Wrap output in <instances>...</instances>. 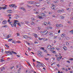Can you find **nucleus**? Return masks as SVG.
<instances>
[{
	"label": "nucleus",
	"mask_w": 73,
	"mask_h": 73,
	"mask_svg": "<svg viewBox=\"0 0 73 73\" xmlns=\"http://www.w3.org/2000/svg\"><path fill=\"white\" fill-rule=\"evenodd\" d=\"M7 23V21L5 20L2 22V24H5Z\"/></svg>",
	"instance_id": "8"
},
{
	"label": "nucleus",
	"mask_w": 73,
	"mask_h": 73,
	"mask_svg": "<svg viewBox=\"0 0 73 73\" xmlns=\"http://www.w3.org/2000/svg\"><path fill=\"white\" fill-rule=\"evenodd\" d=\"M32 20H33L34 21H35V18H32Z\"/></svg>",
	"instance_id": "43"
},
{
	"label": "nucleus",
	"mask_w": 73,
	"mask_h": 73,
	"mask_svg": "<svg viewBox=\"0 0 73 73\" xmlns=\"http://www.w3.org/2000/svg\"><path fill=\"white\" fill-rule=\"evenodd\" d=\"M38 55L39 56H42V52L40 51H38Z\"/></svg>",
	"instance_id": "4"
},
{
	"label": "nucleus",
	"mask_w": 73,
	"mask_h": 73,
	"mask_svg": "<svg viewBox=\"0 0 73 73\" xmlns=\"http://www.w3.org/2000/svg\"><path fill=\"white\" fill-rule=\"evenodd\" d=\"M40 66H39L38 65H37L36 66V67H37V68H38V69H40Z\"/></svg>",
	"instance_id": "19"
},
{
	"label": "nucleus",
	"mask_w": 73,
	"mask_h": 73,
	"mask_svg": "<svg viewBox=\"0 0 73 73\" xmlns=\"http://www.w3.org/2000/svg\"><path fill=\"white\" fill-rule=\"evenodd\" d=\"M47 4H49V3H50V2H47Z\"/></svg>",
	"instance_id": "60"
},
{
	"label": "nucleus",
	"mask_w": 73,
	"mask_h": 73,
	"mask_svg": "<svg viewBox=\"0 0 73 73\" xmlns=\"http://www.w3.org/2000/svg\"><path fill=\"white\" fill-rule=\"evenodd\" d=\"M17 22H19V21L17 20H15L14 22V23L13 24H11L12 27H13L14 26V27H16V24H17Z\"/></svg>",
	"instance_id": "1"
},
{
	"label": "nucleus",
	"mask_w": 73,
	"mask_h": 73,
	"mask_svg": "<svg viewBox=\"0 0 73 73\" xmlns=\"http://www.w3.org/2000/svg\"><path fill=\"white\" fill-rule=\"evenodd\" d=\"M37 65H39V66H41V65H44V64H43L42 63H39Z\"/></svg>",
	"instance_id": "17"
},
{
	"label": "nucleus",
	"mask_w": 73,
	"mask_h": 73,
	"mask_svg": "<svg viewBox=\"0 0 73 73\" xmlns=\"http://www.w3.org/2000/svg\"><path fill=\"white\" fill-rule=\"evenodd\" d=\"M12 43H14V44H15V41H14V40L12 41Z\"/></svg>",
	"instance_id": "61"
},
{
	"label": "nucleus",
	"mask_w": 73,
	"mask_h": 73,
	"mask_svg": "<svg viewBox=\"0 0 73 73\" xmlns=\"http://www.w3.org/2000/svg\"><path fill=\"white\" fill-rule=\"evenodd\" d=\"M9 36V35L7 36V38H9V37H10V36Z\"/></svg>",
	"instance_id": "58"
},
{
	"label": "nucleus",
	"mask_w": 73,
	"mask_h": 73,
	"mask_svg": "<svg viewBox=\"0 0 73 73\" xmlns=\"http://www.w3.org/2000/svg\"><path fill=\"white\" fill-rule=\"evenodd\" d=\"M43 17H42L39 16V19H43Z\"/></svg>",
	"instance_id": "28"
},
{
	"label": "nucleus",
	"mask_w": 73,
	"mask_h": 73,
	"mask_svg": "<svg viewBox=\"0 0 73 73\" xmlns=\"http://www.w3.org/2000/svg\"><path fill=\"white\" fill-rule=\"evenodd\" d=\"M27 62L29 66H31V65L30 64V63H29V62H28V61H27Z\"/></svg>",
	"instance_id": "37"
},
{
	"label": "nucleus",
	"mask_w": 73,
	"mask_h": 73,
	"mask_svg": "<svg viewBox=\"0 0 73 73\" xmlns=\"http://www.w3.org/2000/svg\"><path fill=\"white\" fill-rule=\"evenodd\" d=\"M56 49L57 50H60V49L59 48H56Z\"/></svg>",
	"instance_id": "53"
},
{
	"label": "nucleus",
	"mask_w": 73,
	"mask_h": 73,
	"mask_svg": "<svg viewBox=\"0 0 73 73\" xmlns=\"http://www.w3.org/2000/svg\"><path fill=\"white\" fill-rule=\"evenodd\" d=\"M2 27H5V28H7V25L5 26H3Z\"/></svg>",
	"instance_id": "32"
},
{
	"label": "nucleus",
	"mask_w": 73,
	"mask_h": 73,
	"mask_svg": "<svg viewBox=\"0 0 73 73\" xmlns=\"http://www.w3.org/2000/svg\"><path fill=\"white\" fill-rule=\"evenodd\" d=\"M41 49H42V50H44V47H42L41 48Z\"/></svg>",
	"instance_id": "51"
},
{
	"label": "nucleus",
	"mask_w": 73,
	"mask_h": 73,
	"mask_svg": "<svg viewBox=\"0 0 73 73\" xmlns=\"http://www.w3.org/2000/svg\"><path fill=\"white\" fill-rule=\"evenodd\" d=\"M4 50L3 49H1V52H2V53H3V51Z\"/></svg>",
	"instance_id": "47"
},
{
	"label": "nucleus",
	"mask_w": 73,
	"mask_h": 73,
	"mask_svg": "<svg viewBox=\"0 0 73 73\" xmlns=\"http://www.w3.org/2000/svg\"><path fill=\"white\" fill-rule=\"evenodd\" d=\"M36 3V2H35L34 1H32V4H35Z\"/></svg>",
	"instance_id": "41"
},
{
	"label": "nucleus",
	"mask_w": 73,
	"mask_h": 73,
	"mask_svg": "<svg viewBox=\"0 0 73 73\" xmlns=\"http://www.w3.org/2000/svg\"><path fill=\"white\" fill-rule=\"evenodd\" d=\"M32 1H29L28 2V3L29 4H32Z\"/></svg>",
	"instance_id": "24"
},
{
	"label": "nucleus",
	"mask_w": 73,
	"mask_h": 73,
	"mask_svg": "<svg viewBox=\"0 0 73 73\" xmlns=\"http://www.w3.org/2000/svg\"><path fill=\"white\" fill-rule=\"evenodd\" d=\"M21 24H24V22H21Z\"/></svg>",
	"instance_id": "62"
},
{
	"label": "nucleus",
	"mask_w": 73,
	"mask_h": 73,
	"mask_svg": "<svg viewBox=\"0 0 73 73\" xmlns=\"http://www.w3.org/2000/svg\"><path fill=\"white\" fill-rule=\"evenodd\" d=\"M62 69H63V70H65V69L64 68H62Z\"/></svg>",
	"instance_id": "59"
},
{
	"label": "nucleus",
	"mask_w": 73,
	"mask_h": 73,
	"mask_svg": "<svg viewBox=\"0 0 73 73\" xmlns=\"http://www.w3.org/2000/svg\"><path fill=\"white\" fill-rule=\"evenodd\" d=\"M34 36L35 38H37V37H38V35H37L36 34H35Z\"/></svg>",
	"instance_id": "18"
},
{
	"label": "nucleus",
	"mask_w": 73,
	"mask_h": 73,
	"mask_svg": "<svg viewBox=\"0 0 73 73\" xmlns=\"http://www.w3.org/2000/svg\"><path fill=\"white\" fill-rule=\"evenodd\" d=\"M51 46H50V45H48L47 46L48 49H53L52 50H54V48H51Z\"/></svg>",
	"instance_id": "5"
},
{
	"label": "nucleus",
	"mask_w": 73,
	"mask_h": 73,
	"mask_svg": "<svg viewBox=\"0 0 73 73\" xmlns=\"http://www.w3.org/2000/svg\"><path fill=\"white\" fill-rule=\"evenodd\" d=\"M49 33V35L50 36H53V33H52V32H50Z\"/></svg>",
	"instance_id": "13"
},
{
	"label": "nucleus",
	"mask_w": 73,
	"mask_h": 73,
	"mask_svg": "<svg viewBox=\"0 0 73 73\" xmlns=\"http://www.w3.org/2000/svg\"><path fill=\"white\" fill-rule=\"evenodd\" d=\"M18 25L19 26V27H21V24H20V23H18Z\"/></svg>",
	"instance_id": "35"
},
{
	"label": "nucleus",
	"mask_w": 73,
	"mask_h": 73,
	"mask_svg": "<svg viewBox=\"0 0 73 73\" xmlns=\"http://www.w3.org/2000/svg\"><path fill=\"white\" fill-rule=\"evenodd\" d=\"M70 32H72V33L73 34V30H72L70 31Z\"/></svg>",
	"instance_id": "56"
},
{
	"label": "nucleus",
	"mask_w": 73,
	"mask_h": 73,
	"mask_svg": "<svg viewBox=\"0 0 73 73\" xmlns=\"http://www.w3.org/2000/svg\"><path fill=\"white\" fill-rule=\"evenodd\" d=\"M12 53H14V54H17V53H16V52H13V51L12 53Z\"/></svg>",
	"instance_id": "26"
},
{
	"label": "nucleus",
	"mask_w": 73,
	"mask_h": 73,
	"mask_svg": "<svg viewBox=\"0 0 73 73\" xmlns=\"http://www.w3.org/2000/svg\"><path fill=\"white\" fill-rule=\"evenodd\" d=\"M16 42H17L18 43H21V42L19 41H17Z\"/></svg>",
	"instance_id": "34"
},
{
	"label": "nucleus",
	"mask_w": 73,
	"mask_h": 73,
	"mask_svg": "<svg viewBox=\"0 0 73 73\" xmlns=\"http://www.w3.org/2000/svg\"><path fill=\"white\" fill-rule=\"evenodd\" d=\"M5 45L7 47V48H9V47L8 46V45L5 44Z\"/></svg>",
	"instance_id": "38"
},
{
	"label": "nucleus",
	"mask_w": 73,
	"mask_h": 73,
	"mask_svg": "<svg viewBox=\"0 0 73 73\" xmlns=\"http://www.w3.org/2000/svg\"><path fill=\"white\" fill-rule=\"evenodd\" d=\"M56 27H59V25H58V24H57L56 25Z\"/></svg>",
	"instance_id": "40"
},
{
	"label": "nucleus",
	"mask_w": 73,
	"mask_h": 73,
	"mask_svg": "<svg viewBox=\"0 0 73 73\" xmlns=\"http://www.w3.org/2000/svg\"><path fill=\"white\" fill-rule=\"evenodd\" d=\"M29 38L30 39H31V40H32V37H29Z\"/></svg>",
	"instance_id": "44"
},
{
	"label": "nucleus",
	"mask_w": 73,
	"mask_h": 73,
	"mask_svg": "<svg viewBox=\"0 0 73 73\" xmlns=\"http://www.w3.org/2000/svg\"><path fill=\"white\" fill-rule=\"evenodd\" d=\"M9 7H11V8H13V7H15V8H16L17 7V6H16L15 4H12L11 5H9Z\"/></svg>",
	"instance_id": "2"
},
{
	"label": "nucleus",
	"mask_w": 73,
	"mask_h": 73,
	"mask_svg": "<svg viewBox=\"0 0 73 73\" xmlns=\"http://www.w3.org/2000/svg\"><path fill=\"white\" fill-rule=\"evenodd\" d=\"M47 29H52V26H49L47 27Z\"/></svg>",
	"instance_id": "12"
},
{
	"label": "nucleus",
	"mask_w": 73,
	"mask_h": 73,
	"mask_svg": "<svg viewBox=\"0 0 73 73\" xmlns=\"http://www.w3.org/2000/svg\"><path fill=\"white\" fill-rule=\"evenodd\" d=\"M6 8H7L6 7H0V10H1L2 9H6Z\"/></svg>",
	"instance_id": "14"
},
{
	"label": "nucleus",
	"mask_w": 73,
	"mask_h": 73,
	"mask_svg": "<svg viewBox=\"0 0 73 73\" xmlns=\"http://www.w3.org/2000/svg\"><path fill=\"white\" fill-rule=\"evenodd\" d=\"M46 32V33H45V34H47V33H48V31H41L40 32V33H45Z\"/></svg>",
	"instance_id": "11"
},
{
	"label": "nucleus",
	"mask_w": 73,
	"mask_h": 73,
	"mask_svg": "<svg viewBox=\"0 0 73 73\" xmlns=\"http://www.w3.org/2000/svg\"><path fill=\"white\" fill-rule=\"evenodd\" d=\"M61 36L62 37H64L65 36V34H62L61 35Z\"/></svg>",
	"instance_id": "20"
},
{
	"label": "nucleus",
	"mask_w": 73,
	"mask_h": 73,
	"mask_svg": "<svg viewBox=\"0 0 73 73\" xmlns=\"http://www.w3.org/2000/svg\"><path fill=\"white\" fill-rule=\"evenodd\" d=\"M64 50H65V51H66V47H64V48H63Z\"/></svg>",
	"instance_id": "27"
},
{
	"label": "nucleus",
	"mask_w": 73,
	"mask_h": 73,
	"mask_svg": "<svg viewBox=\"0 0 73 73\" xmlns=\"http://www.w3.org/2000/svg\"><path fill=\"white\" fill-rule=\"evenodd\" d=\"M52 7L51 8L53 9V10H55V8L54 7V4H52L51 5Z\"/></svg>",
	"instance_id": "7"
},
{
	"label": "nucleus",
	"mask_w": 73,
	"mask_h": 73,
	"mask_svg": "<svg viewBox=\"0 0 73 73\" xmlns=\"http://www.w3.org/2000/svg\"><path fill=\"white\" fill-rule=\"evenodd\" d=\"M15 16H16V17H19V15H15Z\"/></svg>",
	"instance_id": "36"
},
{
	"label": "nucleus",
	"mask_w": 73,
	"mask_h": 73,
	"mask_svg": "<svg viewBox=\"0 0 73 73\" xmlns=\"http://www.w3.org/2000/svg\"><path fill=\"white\" fill-rule=\"evenodd\" d=\"M54 2L55 3H58V2H59V1H54Z\"/></svg>",
	"instance_id": "31"
},
{
	"label": "nucleus",
	"mask_w": 73,
	"mask_h": 73,
	"mask_svg": "<svg viewBox=\"0 0 73 73\" xmlns=\"http://www.w3.org/2000/svg\"><path fill=\"white\" fill-rule=\"evenodd\" d=\"M35 44H38V42L35 41L34 42Z\"/></svg>",
	"instance_id": "48"
},
{
	"label": "nucleus",
	"mask_w": 73,
	"mask_h": 73,
	"mask_svg": "<svg viewBox=\"0 0 73 73\" xmlns=\"http://www.w3.org/2000/svg\"><path fill=\"white\" fill-rule=\"evenodd\" d=\"M38 39L39 40H41V38H38Z\"/></svg>",
	"instance_id": "64"
},
{
	"label": "nucleus",
	"mask_w": 73,
	"mask_h": 73,
	"mask_svg": "<svg viewBox=\"0 0 73 73\" xmlns=\"http://www.w3.org/2000/svg\"><path fill=\"white\" fill-rule=\"evenodd\" d=\"M12 38H10V39H9V40L8 41V42H9V41H12Z\"/></svg>",
	"instance_id": "30"
},
{
	"label": "nucleus",
	"mask_w": 73,
	"mask_h": 73,
	"mask_svg": "<svg viewBox=\"0 0 73 73\" xmlns=\"http://www.w3.org/2000/svg\"><path fill=\"white\" fill-rule=\"evenodd\" d=\"M59 27H62V24H60L59 25Z\"/></svg>",
	"instance_id": "39"
},
{
	"label": "nucleus",
	"mask_w": 73,
	"mask_h": 73,
	"mask_svg": "<svg viewBox=\"0 0 73 73\" xmlns=\"http://www.w3.org/2000/svg\"><path fill=\"white\" fill-rule=\"evenodd\" d=\"M5 53L6 54H8L9 53L10 54H12V50L10 51H5Z\"/></svg>",
	"instance_id": "3"
},
{
	"label": "nucleus",
	"mask_w": 73,
	"mask_h": 73,
	"mask_svg": "<svg viewBox=\"0 0 73 73\" xmlns=\"http://www.w3.org/2000/svg\"><path fill=\"white\" fill-rule=\"evenodd\" d=\"M46 15L44 13H42L41 14V16L42 17H43V18L45 17V16H46Z\"/></svg>",
	"instance_id": "9"
},
{
	"label": "nucleus",
	"mask_w": 73,
	"mask_h": 73,
	"mask_svg": "<svg viewBox=\"0 0 73 73\" xmlns=\"http://www.w3.org/2000/svg\"><path fill=\"white\" fill-rule=\"evenodd\" d=\"M31 24L32 25H34L35 24V23L32 22V23H31Z\"/></svg>",
	"instance_id": "45"
},
{
	"label": "nucleus",
	"mask_w": 73,
	"mask_h": 73,
	"mask_svg": "<svg viewBox=\"0 0 73 73\" xmlns=\"http://www.w3.org/2000/svg\"><path fill=\"white\" fill-rule=\"evenodd\" d=\"M66 62H68V63H70V62L69 60L67 61Z\"/></svg>",
	"instance_id": "46"
},
{
	"label": "nucleus",
	"mask_w": 73,
	"mask_h": 73,
	"mask_svg": "<svg viewBox=\"0 0 73 73\" xmlns=\"http://www.w3.org/2000/svg\"><path fill=\"white\" fill-rule=\"evenodd\" d=\"M23 37L25 38H26V35H23Z\"/></svg>",
	"instance_id": "42"
},
{
	"label": "nucleus",
	"mask_w": 73,
	"mask_h": 73,
	"mask_svg": "<svg viewBox=\"0 0 73 73\" xmlns=\"http://www.w3.org/2000/svg\"><path fill=\"white\" fill-rule=\"evenodd\" d=\"M66 43L67 45H69V42H66Z\"/></svg>",
	"instance_id": "23"
},
{
	"label": "nucleus",
	"mask_w": 73,
	"mask_h": 73,
	"mask_svg": "<svg viewBox=\"0 0 73 73\" xmlns=\"http://www.w3.org/2000/svg\"><path fill=\"white\" fill-rule=\"evenodd\" d=\"M65 11L64 9H63L62 10H58L57 11L58 13H60L61 12H62Z\"/></svg>",
	"instance_id": "6"
},
{
	"label": "nucleus",
	"mask_w": 73,
	"mask_h": 73,
	"mask_svg": "<svg viewBox=\"0 0 73 73\" xmlns=\"http://www.w3.org/2000/svg\"><path fill=\"white\" fill-rule=\"evenodd\" d=\"M52 17H54H54H56V16H55L54 15H53Z\"/></svg>",
	"instance_id": "54"
},
{
	"label": "nucleus",
	"mask_w": 73,
	"mask_h": 73,
	"mask_svg": "<svg viewBox=\"0 0 73 73\" xmlns=\"http://www.w3.org/2000/svg\"><path fill=\"white\" fill-rule=\"evenodd\" d=\"M26 38H29V37H28V36H27V35H26Z\"/></svg>",
	"instance_id": "57"
},
{
	"label": "nucleus",
	"mask_w": 73,
	"mask_h": 73,
	"mask_svg": "<svg viewBox=\"0 0 73 73\" xmlns=\"http://www.w3.org/2000/svg\"><path fill=\"white\" fill-rule=\"evenodd\" d=\"M44 60H46L47 61L48 60H49V58H44Z\"/></svg>",
	"instance_id": "29"
},
{
	"label": "nucleus",
	"mask_w": 73,
	"mask_h": 73,
	"mask_svg": "<svg viewBox=\"0 0 73 73\" xmlns=\"http://www.w3.org/2000/svg\"><path fill=\"white\" fill-rule=\"evenodd\" d=\"M56 60H57V61H60V58L59 57H56Z\"/></svg>",
	"instance_id": "16"
},
{
	"label": "nucleus",
	"mask_w": 73,
	"mask_h": 73,
	"mask_svg": "<svg viewBox=\"0 0 73 73\" xmlns=\"http://www.w3.org/2000/svg\"><path fill=\"white\" fill-rule=\"evenodd\" d=\"M21 70V68H19V69L18 70V73H20V70Z\"/></svg>",
	"instance_id": "25"
},
{
	"label": "nucleus",
	"mask_w": 73,
	"mask_h": 73,
	"mask_svg": "<svg viewBox=\"0 0 73 73\" xmlns=\"http://www.w3.org/2000/svg\"><path fill=\"white\" fill-rule=\"evenodd\" d=\"M43 25H44L46 26H47L48 25V22H44L43 23Z\"/></svg>",
	"instance_id": "10"
},
{
	"label": "nucleus",
	"mask_w": 73,
	"mask_h": 73,
	"mask_svg": "<svg viewBox=\"0 0 73 73\" xmlns=\"http://www.w3.org/2000/svg\"><path fill=\"white\" fill-rule=\"evenodd\" d=\"M14 67V66H13L12 67H11L10 68V69H12V68H13Z\"/></svg>",
	"instance_id": "55"
},
{
	"label": "nucleus",
	"mask_w": 73,
	"mask_h": 73,
	"mask_svg": "<svg viewBox=\"0 0 73 73\" xmlns=\"http://www.w3.org/2000/svg\"><path fill=\"white\" fill-rule=\"evenodd\" d=\"M66 9L69 12H70V11H71V9L70 8H67Z\"/></svg>",
	"instance_id": "15"
},
{
	"label": "nucleus",
	"mask_w": 73,
	"mask_h": 73,
	"mask_svg": "<svg viewBox=\"0 0 73 73\" xmlns=\"http://www.w3.org/2000/svg\"><path fill=\"white\" fill-rule=\"evenodd\" d=\"M68 24H71V22L70 21H68Z\"/></svg>",
	"instance_id": "52"
},
{
	"label": "nucleus",
	"mask_w": 73,
	"mask_h": 73,
	"mask_svg": "<svg viewBox=\"0 0 73 73\" xmlns=\"http://www.w3.org/2000/svg\"><path fill=\"white\" fill-rule=\"evenodd\" d=\"M60 30H59L58 31V33H60Z\"/></svg>",
	"instance_id": "63"
},
{
	"label": "nucleus",
	"mask_w": 73,
	"mask_h": 73,
	"mask_svg": "<svg viewBox=\"0 0 73 73\" xmlns=\"http://www.w3.org/2000/svg\"><path fill=\"white\" fill-rule=\"evenodd\" d=\"M21 9H22V10H23L24 11H25V9H24V8L23 7H21Z\"/></svg>",
	"instance_id": "21"
},
{
	"label": "nucleus",
	"mask_w": 73,
	"mask_h": 73,
	"mask_svg": "<svg viewBox=\"0 0 73 73\" xmlns=\"http://www.w3.org/2000/svg\"><path fill=\"white\" fill-rule=\"evenodd\" d=\"M25 24H29V22L28 21H25Z\"/></svg>",
	"instance_id": "33"
},
{
	"label": "nucleus",
	"mask_w": 73,
	"mask_h": 73,
	"mask_svg": "<svg viewBox=\"0 0 73 73\" xmlns=\"http://www.w3.org/2000/svg\"><path fill=\"white\" fill-rule=\"evenodd\" d=\"M45 8L44 7V8H42V9L43 11H44V10H45Z\"/></svg>",
	"instance_id": "49"
},
{
	"label": "nucleus",
	"mask_w": 73,
	"mask_h": 73,
	"mask_svg": "<svg viewBox=\"0 0 73 73\" xmlns=\"http://www.w3.org/2000/svg\"><path fill=\"white\" fill-rule=\"evenodd\" d=\"M35 13V14H38V13H38V12H36Z\"/></svg>",
	"instance_id": "50"
},
{
	"label": "nucleus",
	"mask_w": 73,
	"mask_h": 73,
	"mask_svg": "<svg viewBox=\"0 0 73 73\" xmlns=\"http://www.w3.org/2000/svg\"><path fill=\"white\" fill-rule=\"evenodd\" d=\"M60 19H64V17L63 16H60Z\"/></svg>",
	"instance_id": "22"
}]
</instances>
